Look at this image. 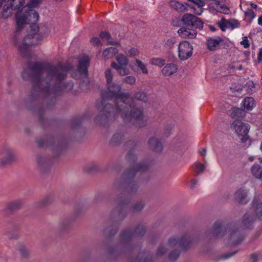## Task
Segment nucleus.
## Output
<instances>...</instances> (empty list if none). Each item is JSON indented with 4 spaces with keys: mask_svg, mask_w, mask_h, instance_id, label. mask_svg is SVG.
<instances>
[{
    "mask_svg": "<svg viewBox=\"0 0 262 262\" xmlns=\"http://www.w3.org/2000/svg\"><path fill=\"white\" fill-rule=\"evenodd\" d=\"M42 0H30L29 3L15 13L16 30L13 42L22 54H25L31 46L37 43L38 28L36 25L39 19L38 12L33 8L38 6Z\"/></svg>",
    "mask_w": 262,
    "mask_h": 262,
    "instance_id": "obj_1",
    "label": "nucleus"
},
{
    "mask_svg": "<svg viewBox=\"0 0 262 262\" xmlns=\"http://www.w3.org/2000/svg\"><path fill=\"white\" fill-rule=\"evenodd\" d=\"M107 92H103L102 97L104 101L105 99L110 98L114 99L115 103V107H113L110 104L104 105L101 102L99 106V109L101 112L104 114L106 117L108 118L112 116L120 115L124 121L133 122L134 123L141 126L144 125L143 114L141 110L133 109L129 114H128V107L135 101L132 98L129 97L127 94L122 93L120 87L114 83H111Z\"/></svg>",
    "mask_w": 262,
    "mask_h": 262,
    "instance_id": "obj_2",
    "label": "nucleus"
},
{
    "mask_svg": "<svg viewBox=\"0 0 262 262\" xmlns=\"http://www.w3.org/2000/svg\"><path fill=\"white\" fill-rule=\"evenodd\" d=\"M90 64V58L84 55L80 57L78 61V69L76 71L71 69L70 66L50 67L42 68L37 64L39 70L37 72L38 80H61L63 79L68 72L70 71L71 76L75 79H80L85 77L88 75V68Z\"/></svg>",
    "mask_w": 262,
    "mask_h": 262,
    "instance_id": "obj_3",
    "label": "nucleus"
},
{
    "mask_svg": "<svg viewBox=\"0 0 262 262\" xmlns=\"http://www.w3.org/2000/svg\"><path fill=\"white\" fill-rule=\"evenodd\" d=\"M261 218L262 202H254L250 211L244 215L243 222L245 226L248 228V225L253 223L256 219Z\"/></svg>",
    "mask_w": 262,
    "mask_h": 262,
    "instance_id": "obj_4",
    "label": "nucleus"
},
{
    "mask_svg": "<svg viewBox=\"0 0 262 262\" xmlns=\"http://www.w3.org/2000/svg\"><path fill=\"white\" fill-rule=\"evenodd\" d=\"M116 61L111 63V67L116 70L121 76H125L129 74V70L127 68L128 59L126 56L120 53L116 58Z\"/></svg>",
    "mask_w": 262,
    "mask_h": 262,
    "instance_id": "obj_5",
    "label": "nucleus"
},
{
    "mask_svg": "<svg viewBox=\"0 0 262 262\" xmlns=\"http://www.w3.org/2000/svg\"><path fill=\"white\" fill-rule=\"evenodd\" d=\"M231 128L238 136L242 137V142L245 143L249 139L248 134L250 126L249 124L244 123L239 120H236L232 123Z\"/></svg>",
    "mask_w": 262,
    "mask_h": 262,
    "instance_id": "obj_6",
    "label": "nucleus"
},
{
    "mask_svg": "<svg viewBox=\"0 0 262 262\" xmlns=\"http://www.w3.org/2000/svg\"><path fill=\"white\" fill-rule=\"evenodd\" d=\"M15 159L14 150L9 146H4L0 148V167L5 166Z\"/></svg>",
    "mask_w": 262,
    "mask_h": 262,
    "instance_id": "obj_7",
    "label": "nucleus"
},
{
    "mask_svg": "<svg viewBox=\"0 0 262 262\" xmlns=\"http://www.w3.org/2000/svg\"><path fill=\"white\" fill-rule=\"evenodd\" d=\"M193 47L187 41H182L178 46V57L181 60H186L192 55Z\"/></svg>",
    "mask_w": 262,
    "mask_h": 262,
    "instance_id": "obj_8",
    "label": "nucleus"
},
{
    "mask_svg": "<svg viewBox=\"0 0 262 262\" xmlns=\"http://www.w3.org/2000/svg\"><path fill=\"white\" fill-rule=\"evenodd\" d=\"M25 4V0H18V4H4L1 12V17L7 19L10 17L15 10H20Z\"/></svg>",
    "mask_w": 262,
    "mask_h": 262,
    "instance_id": "obj_9",
    "label": "nucleus"
},
{
    "mask_svg": "<svg viewBox=\"0 0 262 262\" xmlns=\"http://www.w3.org/2000/svg\"><path fill=\"white\" fill-rule=\"evenodd\" d=\"M181 20L184 25L196 29H202L204 26L203 23L200 18L190 14H184Z\"/></svg>",
    "mask_w": 262,
    "mask_h": 262,
    "instance_id": "obj_10",
    "label": "nucleus"
},
{
    "mask_svg": "<svg viewBox=\"0 0 262 262\" xmlns=\"http://www.w3.org/2000/svg\"><path fill=\"white\" fill-rule=\"evenodd\" d=\"M189 243L190 241L186 235L181 237H172L169 239L167 246L169 248L176 247L185 249Z\"/></svg>",
    "mask_w": 262,
    "mask_h": 262,
    "instance_id": "obj_11",
    "label": "nucleus"
},
{
    "mask_svg": "<svg viewBox=\"0 0 262 262\" xmlns=\"http://www.w3.org/2000/svg\"><path fill=\"white\" fill-rule=\"evenodd\" d=\"M91 83H59L60 86L64 87L63 91L73 92L86 91Z\"/></svg>",
    "mask_w": 262,
    "mask_h": 262,
    "instance_id": "obj_12",
    "label": "nucleus"
},
{
    "mask_svg": "<svg viewBox=\"0 0 262 262\" xmlns=\"http://www.w3.org/2000/svg\"><path fill=\"white\" fill-rule=\"evenodd\" d=\"M217 25L223 31H225L227 29L233 30L239 28L240 23L235 19H226L222 18L217 22Z\"/></svg>",
    "mask_w": 262,
    "mask_h": 262,
    "instance_id": "obj_13",
    "label": "nucleus"
},
{
    "mask_svg": "<svg viewBox=\"0 0 262 262\" xmlns=\"http://www.w3.org/2000/svg\"><path fill=\"white\" fill-rule=\"evenodd\" d=\"M227 229V227L224 225L222 222L217 221L214 223L209 234L211 238H221L225 235Z\"/></svg>",
    "mask_w": 262,
    "mask_h": 262,
    "instance_id": "obj_14",
    "label": "nucleus"
},
{
    "mask_svg": "<svg viewBox=\"0 0 262 262\" xmlns=\"http://www.w3.org/2000/svg\"><path fill=\"white\" fill-rule=\"evenodd\" d=\"M235 199L239 203L245 204L248 201V190L243 187L238 189L234 194Z\"/></svg>",
    "mask_w": 262,
    "mask_h": 262,
    "instance_id": "obj_15",
    "label": "nucleus"
},
{
    "mask_svg": "<svg viewBox=\"0 0 262 262\" xmlns=\"http://www.w3.org/2000/svg\"><path fill=\"white\" fill-rule=\"evenodd\" d=\"M177 32L179 35L183 38L193 39L195 38L197 34L195 30L185 27L181 28Z\"/></svg>",
    "mask_w": 262,
    "mask_h": 262,
    "instance_id": "obj_16",
    "label": "nucleus"
},
{
    "mask_svg": "<svg viewBox=\"0 0 262 262\" xmlns=\"http://www.w3.org/2000/svg\"><path fill=\"white\" fill-rule=\"evenodd\" d=\"M229 242L231 245L239 244L244 239V235L236 230H230L229 231Z\"/></svg>",
    "mask_w": 262,
    "mask_h": 262,
    "instance_id": "obj_17",
    "label": "nucleus"
},
{
    "mask_svg": "<svg viewBox=\"0 0 262 262\" xmlns=\"http://www.w3.org/2000/svg\"><path fill=\"white\" fill-rule=\"evenodd\" d=\"M223 41V39L219 36H214L208 38L207 40V46L210 51H215L219 47L221 42Z\"/></svg>",
    "mask_w": 262,
    "mask_h": 262,
    "instance_id": "obj_18",
    "label": "nucleus"
},
{
    "mask_svg": "<svg viewBox=\"0 0 262 262\" xmlns=\"http://www.w3.org/2000/svg\"><path fill=\"white\" fill-rule=\"evenodd\" d=\"M242 108L246 111H250L255 106V100L252 97H246L242 101Z\"/></svg>",
    "mask_w": 262,
    "mask_h": 262,
    "instance_id": "obj_19",
    "label": "nucleus"
},
{
    "mask_svg": "<svg viewBox=\"0 0 262 262\" xmlns=\"http://www.w3.org/2000/svg\"><path fill=\"white\" fill-rule=\"evenodd\" d=\"M178 70L177 66L173 63L167 64L162 70V74L166 76H169L176 73Z\"/></svg>",
    "mask_w": 262,
    "mask_h": 262,
    "instance_id": "obj_20",
    "label": "nucleus"
},
{
    "mask_svg": "<svg viewBox=\"0 0 262 262\" xmlns=\"http://www.w3.org/2000/svg\"><path fill=\"white\" fill-rule=\"evenodd\" d=\"M252 176L256 179L262 181V166L257 163L254 164L251 168Z\"/></svg>",
    "mask_w": 262,
    "mask_h": 262,
    "instance_id": "obj_21",
    "label": "nucleus"
},
{
    "mask_svg": "<svg viewBox=\"0 0 262 262\" xmlns=\"http://www.w3.org/2000/svg\"><path fill=\"white\" fill-rule=\"evenodd\" d=\"M118 52V50L115 48L110 47L106 48L102 52V59L104 60L109 59L114 57Z\"/></svg>",
    "mask_w": 262,
    "mask_h": 262,
    "instance_id": "obj_22",
    "label": "nucleus"
},
{
    "mask_svg": "<svg viewBox=\"0 0 262 262\" xmlns=\"http://www.w3.org/2000/svg\"><path fill=\"white\" fill-rule=\"evenodd\" d=\"M170 6L173 9L181 12L187 11L186 5L183 4L175 0H172L169 3Z\"/></svg>",
    "mask_w": 262,
    "mask_h": 262,
    "instance_id": "obj_23",
    "label": "nucleus"
},
{
    "mask_svg": "<svg viewBox=\"0 0 262 262\" xmlns=\"http://www.w3.org/2000/svg\"><path fill=\"white\" fill-rule=\"evenodd\" d=\"M148 144L157 151H160L162 149V143L155 137L149 139L148 141Z\"/></svg>",
    "mask_w": 262,
    "mask_h": 262,
    "instance_id": "obj_24",
    "label": "nucleus"
},
{
    "mask_svg": "<svg viewBox=\"0 0 262 262\" xmlns=\"http://www.w3.org/2000/svg\"><path fill=\"white\" fill-rule=\"evenodd\" d=\"M136 66L137 67L138 71H140L144 74H147L148 73L147 64H145L141 60L136 59L135 61Z\"/></svg>",
    "mask_w": 262,
    "mask_h": 262,
    "instance_id": "obj_25",
    "label": "nucleus"
},
{
    "mask_svg": "<svg viewBox=\"0 0 262 262\" xmlns=\"http://www.w3.org/2000/svg\"><path fill=\"white\" fill-rule=\"evenodd\" d=\"M147 167V166L142 163H137L134 167L133 169L128 173L125 174L127 177H133L135 171L143 170Z\"/></svg>",
    "mask_w": 262,
    "mask_h": 262,
    "instance_id": "obj_26",
    "label": "nucleus"
},
{
    "mask_svg": "<svg viewBox=\"0 0 262 262\" xmlns=\"http://www.w3.org/2000/svg\"><path fill=\"white\" fill-rule=\"evenodd\" d=\"M100 37L102 40L107 41V45H119V43L117 41H111L109 40L110 39V34L107 32H101L100 33Z\"/></svg>",
    "mask_w": 262,
    "mask_h": 262,
    "instance_id": "obj_27",
    "label": "nucleus"
},
{
    "mask_svg": "<svg viewBox=\"0 0 262 262\" xmlns=\"http://www.w3.org/2000/svg\"><path fill=\"white\" fill-rule=\"evenodd\" d=\"M230 90L232 93L235 96L241 94L243 90V86L241 83H233L232 85L230 87Z\"/></svg>",
    "mask_w": 262,
    "mask_h": 262,
    "instance_id": "obj_28",
    "label": "nucleus"
},
{
    "mask_svg": "<svg viewBox=\"0 0 262 262\" xmlns=\"http://www.w3.org/2000/svg\"><path fill=\"white\" fill-rule=\"evenodd\" d=\"M193 168L194 171L198 174L202 173L205 170V165L199 162H196L193 165Z\"/></svg>",
    "mask_w": 262,
    "mask_h": 262,
    "instance_id": "obj_29",
    "label": "nucleus"
},
{
    "mask_svg": "<svg viewBox=\"0 0 262 262\" xmlns=\"http://www.w3.org/2000/svg\"><path fill=\"white\" fill-rule=\"evenodd\" d=\"M202 4H199L197 3L195 4V6L192 7L193 9V13L197 15H200L202 14L203 12V7L205 5V3L202 1Z\"/></svg>",
    "mask_w": 262,
    "mask_h": 262,
    "instance_id": "obj_30",
    "label": "nucleus"
},
{
    "mask_svg": "<svg viewBox=\"0 0 262 262\" xmlns=\"http://www.w3.org/2000/svg\"><path fill=\"white\" fill-rule=\"evenodd\" d=\"M149 62L152 65L162 67L164 65L165 60L162 58H152L150 59Z\"/></svg>",
    "mask_w": 262,
    "mask_h": 262,
    "instance_id": "obj_31",
    "label": "nucleus"
},
{
    "mask_svg": "<svg viewBox=\"0 0 262 262\" xmlns=\"http://www.w3.org/2000/svg\"><path fill=\"white\" fill-rule=\"evenodd\" d=\"M246 19L251 23L255 18L256 15L254 11L251 9H247L245 13Z\"/></svg>",
    "mask_w": 262,
    "mask_h": 262,
    "instance_id": "obj_32",
    "label": "nucleus"
},
{
    "mask_svg": "<svg viewBox=\"0 0 262 262\" xmlns=\"http://www.w3.org/2000/svg\"><path fill=\"white\" fill-rule=\"evenodd\" d=\"M21 201L17 200L10 203L8 207L10 210H15L19 207L21 205Z\"/></svg>",
    "mask_w": 262,
    "mask_h": 262,
    "instance_id": "obj_33",
    "label": "nucleus"
},
{
    "mask_svg": "<svg viewBox=\"0 0 262 262\" xmlns=\"http://www.w3.org/2000/svg\"><path fill=\"white\" fill-rule=\"evenodd\" d=\"M255 86L256 84L254 83H247L244 89L246 90L247 93L251 94L255 91Z\"/></svg>",
    "mask_w": 262,
    "mask_h": 262,
    "instance_id": "obj_34",
    "label": "nucleus"
},
{
    "mask_svg": "<svg viewBox=\"0 0 262 262\" xmlns=\"http://www.w3.org/2000/svg\"><path fill=\"white\" fill-rule=\"evenodd\" d=\"M135 99L138 100L145 102L147 100V96L145 93L139 92L135 94Z\"/></svg>",
    "mask_w": 262,
    "mask_h": 262,
    "instance_id": "obj_35",
    "label": "nucleus"
},
{
    "mask_svg": "<svg viewBox=\"0 0 262 262\" xmlns=\"http://www.w3.org/2000/svg\"><path fill=\"white\" fill-rule=\"evenodd\" d=\"M140 52L136 48H130L128 51V54L130 57H135L139 55Z\"/></svg>",
    "mask_w": 262,
    "mask_h": 262,
    "instance_id": "obj_36",
    "label": "nucleus"
},
{
    "mask_svg": "<svg viewBox=\"0 0 262 262\" xmlns=\"http://www.w3.org/2000/svg\"><path fill=\"white\" fill-rule=\"evenodd\" d=\"M106 82H112L113 80V72L111 69H107L105 72Z\"/></svg>",
    "mask_w": 262,
    "mask_h": 262,
    "instance_id": "obj_37",
    "label": "nucleus"
},
{
    "mask_svg": "<svg viewBox=\"0 0 262 262\" xmlns=\"http://www.w3.org/2000/svg\"><path fill=\"white\" fill-rule=\"evenodd\" d=\"M176 42V38L174 37H171L166 40L165 45L169 48H171L173 47Z\"/></svg>",
    "mask_w": 262,
    "mask_h": 262,
    "instance_id": "obj_38",
    "label": "nucleus"
},
{
    "mask_svg": "<svg viewBox=\"0 0 262 262\" xmlns=\"http://www.w3.org/2000/svg\"><path fill=\"white\" fill-rule=\"evenodd\" d=\"M241 45L245 49L249 47L250 43L247 37L244 36L243 37V40L241 41Z\"/></svg>",
    "mask_w": 262,
    "mask_h": 262,
    "instance_id": "obj_39",
    "label": "nucleus"
},
{
    "mask_svg": "<svg viewBox=\"0 0 262 262\" xmlns=\"http://www.w3.org/2000/svg\"><path fill=\"white\" fill-rule=\"evenodd\" d=\"M91 43L94 46H98L101 45L100 39L97 37H93L90 40Z\"/></svg>",
    "mask_w": 262,
    "mask_h": 262,
    "instance_id": "obj_40",
    "label": "nucleus"
},
{
    "mask_svg": "<svg viewBox=\"0 0 262 262\" xmlns=\"http://www.w3.org/2000/svg\"><path fill=\"white\" fill-rule=\"evenodd\" d=\"M179 253L178 251L171 252L169 255V259L171 261H175L178 257Z\"/></svg>",
    "mask_w": 262,
    "mask_h": 262,
    "instance_id": "obj_41",
    "label": "nucleus"
},
{
    "mask_svg": "<svg viewBox=\"0 0 262 262\" xmlns=\"http://www.w3.org/2000/svg\"><path fill=\"white\" fill-rule=\"evenodd\" d=\"M143 204L142 203L139 202L136 203L133 207V211L135 212L139 211L143 208Z\"/></svg>",
    "mask_w": 262,
    "mask_h": 262,
    "instance_id": "obj_42",
    "label": "nucleus"
},
{
    "mask_svg": "<svg viewBox=\"0 0 262 262\" xmlns=\"http://www.w3.org/2000/svg\"><path fill=\"white\" fill-rule=\"evenodd\" d=\"M145 232V230L144 227L143 226H140L138 227H137L135 231L136 234H138L139 235L144 234Z\"/></svg>",
    "mask_w": 262,
    "mask_h": 262,
    "instance_id": "obj_43",
    "label": "nucleus"
},
{
    "mask_svg": "<svg viewBox=\"0 0 262 262\" xmlns=\"http://www.w3.org/2000/svg\"><path fill=\"white\" fill-rule=\"evenodd\" d=\"M3 3L4 4H18V2L17 0H0V8Z\"/></svg>",
    "mask_w": 262,
    "mask_h": 262,
    "instance_id": "obj_44",
    "label": "nucleus"
},
{
    "mask_svg": "<svg viewBox=\"0 0 262 262\" xmlns=\"http://www.w3.org/2000/svg\"><path fill=\"white\" fill-rule=\"evenodd\" d=\"M46 28L47 30L45 31V34H54L55 33V27L52 25L48 26Z\"/></svg>",
    "mask_w": 262,
    "mask_h": 262,
    "instance_id": "obj_45",
    "label": "nucleus"
},
{
    "mask_svg": "<svg viewBox=\"0 0 262 262\" xmlns=\"http://www.w3.org/2000/svg\"><path fill=\"white\" fill-rule=\"evenodd\" d=\"M98 167V165L96 163H92L86 167V170L88 171H92L96 169Z\"/></svg>",
    "mask_w": 262,
    "mask_h": 262,
    "instance_id": "obj_46",
    "label": "nucleus"
},
{
    "mask_svg": "<svg viewBox=\"0 0 262 262\" xmlns=\"http://www.w3.org/2000/svg\"><path fill=\"white\" fill-rule=\"evenodd\" d=\"M166 251V248L164 247H160L157 251V254L159 255H163L164 253H165Z\"/></svg>",
    "mask_w": 262,
    "mask_h": 262,
    "instance_id": "obj_47",
    "label": "nucleus"
},
{
    "mask_svg": "<svg viewBox=\"0 0 262 262\" xmlns=\"http://www.w3.org/2000/svg\"><path fill=\"white\" fill-rule=\"evenodd\" d=\"M121 139V136L119 135L116 134L113 136L112 139L113 142H117L120 141Z\"/></svg>",
    "mask_w": 262,
    "mask_h": 262,
    "instance_id": "obj_48",
    "label": "nucleus"
},
{
    "mask_svg": "<svg viewBox=\"0 0 262 262\" xmlns=\"http://www.w3.org/2000/svg\"><path fill=\"white\" fill-rule=\"evenodd\" d=\"M259 258V255L256 253H254L251 255V259L252 262H256Z\"/></svg>",
    "mask_w": 262,
    "mask_h": 262,
    "instance_id": "obj_49",
    "label": "nucleus"
},
{
    "mask_svg": "<svg viewBox=\"0 0 262 262\" xmlns=\"http://www.w3.org/2000/svg\"><path fill=\"white\" fill-rule=\"evenodd\" d=\"M241 110L239 108H233L232 110L231 116L232 117H235L236 116V114L241 112Z\"/></svg>",
    "mask_w": 262,
    "mask_h": 262,
    "instance_id": "obj_50",
    "label": "nucleus"
},
{
    "mask_svg": "<svg viewBox=\"0 0 262 262\" xmlns=\"http://www.w3.org/2000/svg\"><path fill=\"white\" fill-rule=\"evenodd\" d=\"M181 21L180 18H175L173 20L172 24L173 25V26H179L180 25L179 24V21Z\"/></svg>",
    "mask_w": 262,
    "mask_h": 262,
    "instance_id": "obj_51",
    "label": "nucleus"
},
{
    "mask_svg": "<svg viewBox=\"0 0 262 262\" xmlns=\"http://www.w3.org/2000/svg\"><path fill=\"white\" fill-rule=\"evenodd\" d=\"M135 78L133 76H128L125 79V82H135Z\"/></svg>",
    "mask_w": 262,
    "mask_h": 262,
    "instance_id": "obj_52",
    "label": "nucleus"
},
{
    "mask_svg": "<svg viewBox=\"0 0 262 262\" xmlns=\"http://www.w3.org/2000/svg\"><path fill=\"white\" fill-rule=\"evenodd\" d=\"M258 60L259 61H260L262 60V48H261L259 50V53L258 54Z\"/></svg>",
    "mask_w": 262,
    "mask_h": 262,
    "instance_id": "obj_53",
    "label": "nucleus"
},
{
    "mask_svg": "<svg viewBox=\"0 0 262 262\" xmlns=\"http://www.w3.org/2000/svg\"><path fill=\"white\" fill-rule=\"evenodd\" d=\"M199 153L202 155V156H205V154L206 153V149L205 148H202L201 150H200L199 151Z\"/></svg>",
    "mask_w": 262,
    "mask_h": 262,
    "instance_id": "obj_54",
    "label": "nucleus"
},
{
    "mask_svg": "<svg viewBox=\"0 0 262 262\" xmlns=\"http://www.w3.org/2000/svg\"><path fill=\"white\" fill-rule=\"evenodd\" d=\"M258 24L259 25L262 26V16H260V17H259V18L258 19Z\"/></svg>",
    "mask_w": 262,
    "mask_h": 262,
    "instance_id": "obj_55",
    "label": "nucleus"
},
{
    "mask_svg": "<svg viewBox=\"0 0 262 262\" xmlns=\"http://www.w3.org/2000/svg\"><path fill=\"white\" fill-rule=\"evenodd\" d=\"M198 181L196 180H192L191 181V184L193 185V186L196 185L198 184Z\"/></svg>",
    "mask_w": 262,
    "mask_h": 262,
    "instance_id": "obj_56",
    "label": "nucleus"
},
{
    "mask_svg": "<svg viewBox=\"0 0 262 262\" xmlns=\"http://www.w3.org/2000/svg\"><path fill=\"white\" fill-rule=\"evenodd\" d=\"M250 5H251V7L254 8V9H256L257 7V5L256 4H253V3H251L250 4Z\"/></svg>",
    "mask_w": 262,
    "mask_h": 262,
    "instance_id": "obj_57",
    "label": "nucleus"
},
{
    "mask_svg": "<svg viewBox=\"0 0 262 262\" xmlns=\"http://www.w3.org/2000/svg\"><path fill=\"white\" fill-rule=\"evenodd\" d=\"M123 237L124 238H127L128 237H130V235H128V233L125 234V233L123 234Z\"/></svg>",
    "mask_w": 262,
    "mask_h": 262,
    "instance_id": "obj_58",
    "label": "nucleus"
},
{
    "mask_svg": "<svg viewBox=\"0 0 262 262\" xmlns=\"http://www.w3.org/2000/svg\"><path fill=\"white\" fill-rule=\"evenodd\" d=\"M254 157H253V156L252 157H250L249 158V160L250 161H253L254 160Z\"/></svg>",
    "mask_w": 262,
    "mask_h": 262,
    "instance_id": "obj_59",
    "label": "nucleus"
},
{
    "mask_svg": "<svg viewBox=\"0 0 262 262\" xmlns=\"http://www.w3.org/2000/svg\"><path fill=\"white\" fill-rule=\"evenodd\" d=\"M210 29H211L212 31H215V29H214V27H213V26H210Z\"/></svg>",
    "mask_w": 262,
    "mask_h": 262,
    "instance_id": "obj_60",
    "label": "nucleus"
},
{
    "mask_svg": "<svg viewBox=\"0 0 262 262\" xmlns=\"http://www.w3.org/2000/svg\"><path fill=\"white\" fill-rule=\"evenodd\" d=\"M258 160L259 162L262 164V158H259Z\"/></svg>",
    "mask_w": 262,
    "mask_h": 262,
    "instance_id": "obj_61",
    "label": "nucleus"
},
{
    "mask_svg": "<svg viewBox=\"0 0 262 262\" xmlns=\"http://www.w3.org/2000/svg\"><path fill=\"white\" fill-rule=\"evenodd\" d=\"M260 149L262 152V142L261 143V144H260Z\"/></svg>",
    "mask_w": 262,
    "mask_h": 262,
    "instance_id": "obj_62",
    "label": "nucleus"
},
{
    "mask_svg": "<svg viewBox=\"0 0 262 262\" xmlns=\"http://www.w3.org/2000/svg\"><path fill=\"white\" fill-rule=\"evenodd\" d=\"M25 72L23 74V77L24 78L25 77Z\"/></svg>",
    "mask_w": 262,
    "mask_h": 262,
    "instance_id": "obj_63",
    "label": "nucleus"
},
{
    "mask_svg": "<svg viewBox=\"0 0 262 262\" xmlns=\"http://www.w3.org/2000/svg\"><path fill=\"white\" fill-rule=\"evenodd\" d=\"M49 91H50V90L49 89V88H48V90H47V92H49Z\"/></svg>",
    "mask_w": 262,
    "mask_h": 262,
    "instance_id": "obj_64",
    "label": "nucleus"
}]
</instances>
